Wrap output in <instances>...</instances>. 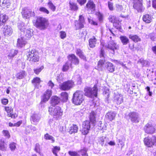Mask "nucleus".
Listing matches in <instances>:
<instances>
[{
	"label": "nucleus",
	"mask_w": 156,
	"mask_h": 156,
	"mask_svg": "<svg viewBox=\"0 0 156 156\" xmlns=\"http://www.w3.org/2000/svg\"><path fill=\"white\" fill-rule=\"evenodd\" d=\"M129 119L133 123H137L140 121L139 114L135 112H133L128 114Z\"/></svg>",
	"instance_id": "obj_11"
},
{
	"label": "nucleus",
	"mask_w": 156,
	"mask_h": 156,
	"mask_svg": "<svg viewBox=\"0 0 156 156\" xmlns=\"http://www.w3.org/2000/svg\"><path fill=\"white\" fill-rule=\"evenodd\" d=\"M3 134L4 136L8 138H9L10 137V135L9 131L7 130H3L2 131Z\"/></svg>",
	"instance_id": "obj_57"
},
{
	"label": "nucleus",
	"mask_w": 156,
	"mask_h": 156,
	"mask_svg": "<svg viewBox=\"0 0 156 156\" xmlns=\"http://www.w3.org/2000/svg\"><path fill=\"white\" fill-rule=\"evenodd\" d=\"M87 149L86 148L84 147L82 149H81L78 151V152H81L82 156H88L87 153Z\"/></svg>",
	"instance_id": "obj_47"
},
{
	"label": "nucleus",
	"mask_w": 156,
	"mask_h": 156,
	"mask_svg": "<svg viewBox=\"0 0 156 156\" xmlns=\"http://www.w3.org/2000/svg\"><path fill=\"white\" fill-rule=\"evenodd\" d=\"M152 137H147L144 138V142L145 145L148 147H152L153 146Z\"/></svg>",
	"instance_id": "obj_23"
},
{
	"label": "nucleus",
	"mask_w": 156,
	"mask_h": 156,
	"mask_svg": "<svg viewBox=\"0 0 156 156\" xmlns=\"http://www.w3.org/2000/svg\"><path fill=\"white\" fill-rule=\"evenodd\" d=\"M9 1V0H4L2 3V6H3L4 8H8L11 4Z\"/></svg>",
	"instance_id": "obj_43"
},
{
	"label": "nucleus",
	"mask_w": 156,
	"mask_h": 156,
	"mask_svg": "<svg viewBox=\"0 0 156 156\" xmlns=\"http://www.w3.org/2000/svg\"><path fill=\"white\" fill-rule=\"evenodd\" d=\"M1 101L3 105H6L8 103V100L7 99L3 98L2 99Z\"/></svg>",
	"instance_id": "obj_63"
},
{
	"label": "nucleus",
	"mask_w": 156,
	"mask_h": 156,
	"mask_svg": "<svg viewBox=\"0 0 156 156\" xmlns=\"http://www.w3.org/2000/svg\"><path fill=\"white\" fill-rule=\"evenodd\" d=\"M143 20L146 23H150L152 20L151 16L148 14H146L143 16Z\"/></svg>",
	"instance_id": "obj_32"
},
{
	"label": "nucleus",
	"mask_w": 156,
	"mask_h": 156,
	"mask_svg": "<svg viewBox=\"0 0 156 156\" xmlns=\"http://www.w3.org/2000/svg\"><path fill=\"white\" fill-rule=\"evenodd\" d=\"M9 147L12 151H14L16 148V144L12 143L9 144Z\"/></svg>",
	"instance_id": "obj_58"
},
{
	"label": "nucleus",
	"mask_w": 156,
	"mask_h": 156,
	"mask_svg": "<svg viewBox=\"0 0 156 156\" xmlns=\"http://www.w3.org/2000/svg\"><path fill=\"white\" fill-rule=\"evenodd\" d=\"M52 94L51 90H47L44 93L42 96L41 103L45 102L48 101Z\"/></svg>",
	"instance_id": "obj_17"
},
{
	"label": "nucleus",
	"mask_w": 156,
	"mask_h": 156,
	"mask_svg": "<svg viewBox=\"0 0 156 156\" xmlns=\"http://www.w3.org/2000/svg\"><path fill=\"white\" fill-rule=\"evenodd\" d=\"M60 150L59 147L55 146L52 149V152L53 154L55 155V156H58L57 153Z\"/></svg>",
	"instance_id": "obj_39"
},
{
	"label": "nucleus",
	"mask_w": 156,
	"mask_h": 156,
	"mask_svg": "<svg viewBox=\"0 0 156 156\" xmlns=\"http://www.w3.org/2000/svg\"><path fill=\"white\" fill-rule=\"evenodd\" d=\"M6 148L4 144V142L2 140L0 141V150L4 151L5 150Z\"/></svg>",
	"instance_id": "obj_52"
},
{
	"label": "nucleus",
	"mask_w": 156,
	"mask_h": 156,
	"mask_svg": "<svg viewBox=\"0 0 156 156\" xmlns=\"http://www.w3.org/2000/svg\"><path fill=\"white\" fill-rule=\"evenodd\" d=\"M129 37L130 39L135 42H137L141 41L140 38L136 35H132L130 34L129 35Z\"/></svg>",
	"instance_id": "obj_34"
},
{
	"label": "nucleus",
	"mask_w": 156,
	"mask_h": 156,
	"mask_svg": "<svg viewBox=\"0 0 156 156\" xmlns=\"http://www.w3.org/2000/svg\"><path fill=\"white\" fill-rule=\"evenodd\" d=\"M48 22L46 18L38 16L37 17L34 25L41 30H44L48 27Z\"/></svg>",
	"instance_id": "obj_1"
},
{
	"label": "nucleus",
	"mask_w": 156,
	"mask_h": 156,
	"mask_svg": "<svg viewBox=\"0 0 156 156\" xmlns=\"http://www.w3.org/2000/svg\"><path fill=\"white\" fill-rule=\"evenodd\" d=\"M108 7L109 9L111 10H113V4L110 2H108Z\"/></svg>",
	"instance_id": "obj_64"
},
{
	"label": "nucleus",
	"mask_w": 156,
	"mask_h": 156,
	"mask_svg": "<svg viewBox=\"0 0 156 156\" xmlns=\"http://www.w3.org/2000/svg\"><path fill=\"white\" fill-rule=\"evenodd\" d=\"M18 27L20 31L23 32L26 29L23 23H18Z\"/></svg>",
	"instance_id": "obj_42"
},
{
	"label": "nucleus",
	"mask_w": 156,
	"mask_h": 156,
	"mask_svg": "<svg viewBox=\"0 0 156 156\" xmlns=\"http://www.w3.org/2000/svg\"><path fill=\"white\" fill-rule=\"evenodd\" d=\"M68 154L71 156H80V155L77 152L75 151H69Z\"/></svg>",
	"instance_id": "obj_53"
},
{
	"label": "nucleus",
	"mask_w": 156,
	"mask_h": 156,
	"mask_svg": "<svg viewBox=\"0 0 156 156\" xmlns=\"http://www.w3.org/2000/svg\"><path fill=\"white\" fill-rule=\"evenodd\" d=\"M49 112L51 114L53 115L54 118L58 119L60 118L62 115V111L59 106L54 108H49Z\"/></svg>",
	"instance_id": "obj_5"
},
{
	"label": "nucleus",
	"mask_w": 156,
	"mask_h": 156,
	"mask_svg": "<svg viewBox=\"0 0 156 156\" xmlns=\"http://www.w3.org/2000/svg\"><path fill=\"white\" fill-rule=\"evenodd\" d=\"M84 100L83 92L81 91H77L73 94V102L76 105H80Z\"/></svg>",
	"instance_id": "obj_3"
},
{
	"label": "nucleus",
	"mask_w": 156,
	"mask_h": 156,
	"mask_svg": "<svg viewBox=\"0 0 156 156\" xmlns=\"http://www.w3.org/2000/svg\"><path fill=\"white\" fill-rule=\"evenodd\" d=\"M44 68L43 66H41L40 68H37L34 69V73L36 74H38Z\"/></svg>",
	"instance_id": "obj_48"
},
{
	"label": "nucleus",
	"mask_w": 156,
	"mask_h": 156,
	"mask_svg": "<svg viewBox=\"0 0 156 156\" xmlns=\"http://www.w3.org/2000/svg\"><path fill=\"white\" fill-rule=\"evenodd\" d=\"M104 95L105 97H107L106 99L105 100L106 102L107 103H109V100H108V98L109 96V92L108 90H106L103 92Z\"/></svg>",
	"instance_id": "obj_40"
},
{
	"label": "nucleus",
	"mask_w": 156,
	"mask_h": 156,
	"mask_svg": "<svg viewBox=\"0 0 156 156\" xmlns=\"http://www.w3.org/2000/svg\"><path fill=\"white\" fill-rule=\"evenodd\" d=\"M26 73L25 71H22L18 73L16 75V77L19 79H21L26 76Z\"/></svg>",
	"instance_id": "obj_38"
},
{
	"label": "nucleus",
	"mask_w": 156,
	"mask_h": 156,
	"mask_svg": "<svg viewBox=\"0 0 156 156\" xmlns=\"http://www.w3.org/2000/svg\"><path fill=\"white\" fill-rule=\"evenodd\" d=\"M115 18H116L115 16L112 15L110 16L109 17V21L112 23H113L114 26H115Z\"/></svg>",
	"instance_id": "obj_50"
},
{
	"label": "nucleus",
	"mask_w": 156,
	"mask_h": 156,
	"mask_svg": "<svg viewBox=\"0 0 156 156\" xmlns=\"http://www.w3.org/2000/svg\"><path fill=\"white\" fill-rule=\"evenodd\" d=\"M74 82L71 80H68L63 82L60 85V89L63 90H68L73 87Z\"/></svg>",
	"instance_id": "obj_8"
},
{
	"label": "nucleus",
	"mask_w": 156,
	"mask_h": 156,
	"mask_svg": "<svg viewBox=\"0 0 156 156\" xmlns=\"http://www.w3.org/2000/svg\"><path fill=\"white\" fill-rule=\"evenodd\" d=\"M88 20L89 23L91 24L94 25H98V23L94 21L93 20L89 18H88Z\"/></svg>",
	"instance_id": "obj_60"
},
{
	"label": "nucleus",
	"mask_w": 156,
	"mask_h": 156,
	"mask_svg": "<svg viewBox=\"0 0 156 156\" xmlns=\"http://www.w3.org/2000/svg\"><path fill=\"white\" fill-rule=\"evenodd\" d=\"M85 23L84 17L82 15H80L79 20H76L75 22L76 30H77L83 28Z\"/></svg>",
	"instance_id": "obj_10"
},
{
	"label": "nucleus",
	"mask_w": 156,
	"mask_h": 156,
	"mask_svg": "<svg viewBox=\"0 0 156 156\" xmlns=\"http://www.w3.org/2000/svg\"><path fill=\"white\" fill-rule=\"evenodd\" d=\"M69 8L71 10L74 11H77L78 10V7L76 3L69 2Z\"/></svg>",
	"instance_id": "obj_37"
},
{
	"label": "nucleus",
	"mask_w": 156,
	"mask_h": 156,
	"mask_svg": "<svg viewBox=\"0 0 156 156\" xmlns=\"http://www.w3.org/2000/svg\"><path fill=\"white\" fill-rule=\"evenodd\" d=\"M56 80L57 81L60 83L61 81L63 79V78L62 77V75L61 74H58L57 77H56Z\"/></svg>",
	"instance_id": "obj_61"
},
{
	"label": "nucleus",
	"mask_w": 156,
	"mask_h": 156,
	"mask_svg": "<svg viewBox=\"0 0 156 156\" xmlns=\"http://www.w3.org/2000/svg\"><path fill=\"white\" fill-rule=\"evenodd\" d=\"M18 52L17 50L13 49H11L8 55L9 58L11 59Z\"/></svg>",
	"instance_id": "obj_36"
},
{
	"label": "nucleus",
	"mask_w": 156,
	"mask_h": 156,
	"mask_svg": "<svg viewBox=\"0 0 156 156\" xmlns=\"http://www.w3.org/2000/svg\"><path fill=\"white\" fill-rule=\"evenodd\" d=\"M78 129L77 126L76 125H73L69 128V132L70 134L77 132Z\"/></svg>",
	"instance_id": "obj_35"
},
{
	"label": "nucleus",
	"mask_w": 156,
	"mask_h": 156,
	"mask_svg": "<svg viewBox=\"0 0 156 156\" xmlns=\"http://www.w3.org/2000/svg\"><path fill=\"white\" fill-rule=\"evenodd\" d=\"M97 41V39L95 37L93 36L90 39L89 41V46L91 48H94L95 47Z\"/></svg>",
	"instance_id": "obj_26"
},
{
	"label": "nucleus",
	"mask_w": 156,
	"mask_h": 156,
	"mask_svg": "<svg viewBox=\"0 0 156 156\" xmlns=\"http://www.w3.org/2000/svg\"><path fill=\"white\" fill-rule=\"evenodd\" d=\"M95 116L96 114L94 112H92L90 114L89 121L92 123L93 126H94V124L96 121Z\"/></svg>",
	"instance_id": "obj_33"
},
{
	"label": "nucleus",
	"mask_w": 156,
	"mask_h": 156,
	"mask_svg": "<svg viewBox=\"0 0 156 156\" xmlns=\"http://www.w3.org/2000/svg\"><path fill=\"white\" fill-rule=\"evenodd\" d=\"M23 17L25 18H29L30 17L35 16V13L31 10L23 9L21 12Z\"/></svg>",
	"instance_id": "obj_13"
},
{
	"label": "nucleus",
	"mask_w": 156,
	"mask_h": 156,
	"mask_svg": "<svg viewBox=\"0 0 156 156\" xmlns=\"http://www.w3.org/2000/svg\"><path fill=\"white\" fill-rule=\"evenodd\" d=\"M91 124L92 123L89 120H86L83 122L81 129L82 133L83 134L86 135L88 133Z\"/></svg>",
	"instance_id": "obj_9"
},
{
	"label": "nucleus",
	"mask_w": 156,
	"mask_h": 156,
	"mask_svg": "<svg viewBox=\"0 0 156 156\" xmlns=\"http://www.w3.org/2000/svg\"><path fill=\"white\" fill-rule=\"evenodd\" d=\"M123 8L122 5L119 4L116 5V10L118 12H121L123 10Z\"/></svg>",
	"instance_id": "obj_56"
},
{
	"label": "nucleus",
	"mask_w": 156,
	"mask_h": 156,
	"mask_svg": "<svg viewBox=\"0 0 156 156\" xmlns=\"http://www.w3.org/2000/svg\"><path fill=\"white\" fill-rule=\"evenodd\" d=\"M119 39L123 45H126L129 42V39L126 36L121 35L119 37Z\"/></svg>",
	"instance_id": "obj_30"
},
{
	"label": "nucleus",
	"mask_w": 156,
	"mask_h": 156,
	"mask_svg": "<svg viewBox=\"0 0 156 156\" xmlns=\"http://www.w3.org/2000/svg\"><path fill=\"white\" fill-rule=\"evenodd\" d=\"M60 98L58 97L55 96H53L51 98V104L52 105L55 106L58 104L60 102Z\"/></svg>",
	"instance_id": "obj_25"
},
{
	"label": "nucleus",
	"mask_w": 156,
	"mask_h": 156,
	"mask_svg": "<svg viewBox=\"0 0 156 156\" xmlns=\"http://www.w3.org/2000/svg\"><path fill=\"white\" fill-rule=\"evenodd\" d=\"M76 53L80 58L84 60H86V57L84 55L83 52L80 49H77L76 51Z\"/></svg>",
	"instance_id": "obj_27"
},
{
	"label": "nucleus",
	"mask_w": 156,
	"mask_h": 156,
	"mask_svg": "<svg viewBox=\"0 0 156 156\" xmlns=\"http://www.w3.org/2000/svg\"><path fill=\"white\" fill-rule=\"evenodd\" d=\"M40 82V79L39 77H36L34 78L32 82L36 88H38Z\"/></svg>",
	"instance_id": "obj_29"
},
{
	"label": "nucleus",
	"mask_w": 156,
	"mask_h": 156,
	"mask_svg": "<svg viewBox=\"0 0 156 156\" xmlns=\"http://www.w3.org/2000/svg\"><path fill=\"white\" fill-rule=\"evenodd\" d=\"M105 51L104 50L101 49L100 51V57H104V58L102 59H100L98 62V68H101L104 65H105L106 63L104 59L105 58Z\"/></svg>",
	"instance_id": "obj_19"
},
{
	"label": "nucleus",
	"mask_w": 156,
	"mask_h": 156,
	"mask_svg": "<svg viewBox=\"0 0 156 156\" xmlns=\"http://www.w3.org/2000/svg\"><path fill=\"white\" fill-rule=\"evenodd\" d=\"M70 64H71L69 62H67L63 66L62 71L64 72L67 71L69 69V66Z\"/></svg>",
	"instance_id": "obj_46"
},
{
	"label": "nucleus",
	"mask_w": 156,
	"mask_h": 156,
	"mask_svg": "<svg viewBox=\"0 0 156 156\" xmlns=\"http://www.w3.org/2000/svg\"><path fill=\"white\" fill-rule=\"evenodd\" d=\"M105 67L106 69L110 72L112 73L115 71V66L110 62H106L105 64Z\"/></svg>",
	"instance_id": "obj_21"
},
{
	"label": "nucleus",
	"mask_w": 156,
	"mask_h": 156,
	"mask_svg": "<svg viewBox=\"0 0 156 156\" xmlns=\"http://www.w3.org/2000/svg\"><path fill=\"white\" fill-rule=\"evenodd\" d=\"M86 8L88 12V13L91 14L95 10V5L92 1L90 0L86 4Z\"/></svg>",
	"instance_id": "obj_15"
},
{
	"label": "nucleus",
	"mask_w": 156,
	"mask_h": 156,
	"mask_svg": "<svg viewBox=\"0 0 156 156\" xmlns=\"http://www.w3.org/2000/svg\"><path fill=\"white\" fill-rule=\"evenodd\" d=\"M39 10L40 12H43L45 14H48L49 13V11L44 7H41L39 8Z\"/></svg>",
	"instance_id": "obj_49"
},
{
	"label": "nucleus",
	"mask_w": 156,
	"mask_h": 156,
	"mask_svg": "<svg viewBox=\"0 0 156 156\" xmlns=\"http://www.w3.org/2000/svg\"><path fill=\"white\" fill-rule=\"evenodd\" d=\"M27 59L30 62H38L39 59V54L35 50H27L26 52Z\"/></svg>",
	"instance_id": "obj_2"
},
{
	"label": "nucleus",
	"mask_w": 156,
	"mask_h": 156,
	"mask_svg": "<svg viewBox=\"0 0 156 156\" xmlns=\"http://www.w3.org/2000/svg\"><path fill=\"white\" fill-rule=\"evenodd\" d=\"M44 138L46 140H51L52 142H54L55 141L54 138L48 133H46L45 134L44 136Z\"/></svg>",
	"instance_id": "obj_45"
},
{
	"label": "nucleus",
	"mask_w": 156,
	"mask_h": 156,
	"mask_svg": "<svg viewBox=\"0 0 156 156\" xmlns=\"http://www.w3.org/2000/svg\"><path fill=\"white\" fill-rule=\"evenodd\" d=\"M5 111L8 113V114L12 113L13 110L11 107H5Z\"/></svg>",
	"instance_id": "obj_54"
},
{
	"label": "nucleus",
	"mask_w": 156,
	"mask_h": 156,
	"mask_svg": "<svg viewBox=\"0 0 156 156\" xmlns=\"http://www.w3.org/2000/svg\"><path fill=\"white\" fill-rule=\"evenodd\" d=\"M98 89L96 85H94L92 88L88 87L85 88L84 91L85 95L90 98L97 97Z\"/></svg>",
	"instance_id": "obj_4"
},
{
	"label": "nucleus",
	"mask_w": 156,
	"mask_h": 156,
	"mask_svg": "<svg viewBox=\"0 0 156 156\" xmlns=\"http://www.w3.org/2000/svg\"><path fill=\"white\" fill-rule=\"evenodd\" d=\"M48 6L52 11L54 12L56 9V7L52 3L51 1H49L48 3Z\"/></svg>",
	"instance_id": "obj_41"
},
{
	"label": "nucleus",
	"mask_w": 156,
	"mask_h": 156,
	"mask_svg": "<svg viewBox=\"0 0 156 156\" xmlns=\"http://www.w3.org/2000/svg\"><path fill=\"white\" fill-rule=\"evenodd\" d=\"M133 8L138 12H143L144 8L143 5V0H133Z\"/></svg>",
	"instance_id": "obj_6"
},
{
	"label": "nucleus",
	"mask_w": 156,
	"mask_h": 156,
	"mask_svg": "<svg viewBox=\"0 0 156 156\" xmlns=\"http://www.w3.org/2000/svg\"><path fill=\"white\" fill-rule=\"evenodd\" d=\"M105 139V137L104 136L100 137L99 138L98 141L100 143L102 146L104 144V142Z\"/></svg>",
	"instance_id": "obj_55"
},
{
	"label": "nucleus",
	"mask_w": 156,
	"mask_h": 156,
	"mask_svg": "<svg viewBox=\"0 0 156 156\" xmlns=\"http://www.w3.org/2000/svg\"><path fill=\"white\" fill-rule=\"evenodd\" d=\"M8 19V17L5 14H0V26L5 23Z\"/></svg>",
	"instance_id": "obj_28"
},
{
	"label": "nucleus",
	"mask_w": 156,
	"mask_h": 156,
	"mask_svg": "<svg viewBox=\"0 0 156 156\" xmlns=\"http://www.w3.org/2000/svg\"><path fill=\"white\" fill-rule=\"evenodd\" d=\"M113 99L114 103L118 105H120L123 102L122 95L117 92L114 93Z\"/></svg>",
	"instance_id": "obj_12"
},
{
	"label": "nucleus",
	"mask_w": 156,
	"mask_h": 156,
	"mask_svg": "<svg viewBox=\"0 0 156 156\" xmlns=\"http://www.w3.org/2000/svg\"><path fill=\"white\" fill-rule=\"evenodd\" d=\"M62 97L63 98V101H66L68 99V94L66 92H62L61 94Z\"/></svg>",
	"instance_id": "obj_44"
},
{
	"label": "nucleus",
	"mask_w": 156,
	"mask_h": 156,
	"mask_svg": "<svg viewBox=\"0 0 156 156\" xmlns=\"http://www.w3.org/2000/svg\"><path fill=\"white\" fill-rule=\"evenodd\" d=\"M60 37L62 39H63L66 37V33L64 31H60Z\"/></svg>",
	"instance_id": "obj_59"
},
{
	"label": "nucleus",
	"mask_w": 156,
	"mask_h": 156,
	"mask_svg": "<svg viewBox=\"0 0 156 156\" xmlns=\"http://www.w3.org/2000/svg\"><path fill=\"white\" fill-rule=\"evenodd\" d=\"M3 32L5 36H8L12 34L13 31L12 29L10 26L4 25Z\"/></svg>",
	"instance_id": "obj_18"
},
{
	"label": "nucleus",
	"mask_w": 156,
	"mask_h": 156,
	"mask_svg": "<svg viewBox=\"0 0 156 156\" xmlns=\"http://www.w3.org/2000/svg\"><path fill=\"white\" fill-rule=\"evenodd\" d=\"M77 1L81 5H82L86 2L87 0H77Z\"/></svg>",
	"instance_id": "obj_62"
},
{
	"label": "nucleus",
	"mask_w": 156,
	"mask_h": 156,
	"mask_svg": "<svg viewBox=\"0 0 156 156\" xmlns=\"http://www.w3.org/2000/svg\"><path fill=\"white\" fill-rule=\"evenodd\" d=\"M116 115V113L114 112H108L105 115V117L106 119L110 121H112L114 119Z\"/></svg>",
	"instance_id": "obj_24"
},
{
	"label": "nucleus",
	"mask_w": 156,
	"mask_h": 156,
	"mask_svg": "<svg viewBox=\"0 0 156 156\" xmlns=\"http://www.w3.org/2000/svg\"><path fill=\"white\" fill-rule=\"evenodd\" d=\"M106 47L110 50L112 53L113 54H115V50H118L119 48V45L114 41H109Z\"/></svg>",
	"instance_id": "obj_7"
},
{
	"label": "nucleus",
	"mask_w": 156,
	"mask_h": 156,
	"mask_svg": "<svg viewBox=\"0 0 156 156\" xmlns=\"http://www.w3.org/2000/svg\"><path fill=\"white\" fill-rule=\"evenodd\" d=\"M41 118V115L39 114L34 113L31 114L30 120L32 124L37 125L39 121Z\"/></svg>",
	"instance_id": "obj_14"
},
{
	"label": "nucleus",
	"mask_w": 156,
	"mask_h": 156,
	"mask_svg": "<svg viewBox=\"0 0 156 156\" xmlns=\"http://www.w3.org/2000/svg\"><path fill=\"white\" fill-rule=\"evenodd\" d=\"M26 43L25 39L23 37H21L17 40V46L18 47L22 48L25 46Z\"/></svg>",
	"instance_id": "obj_22"
},
{
	"label": "nucleus",
	"mask_w": 156,
	"mask_h": 156,
	"mask_svg": "<svg viewBox=\"0 0 156 156\" xmlns=\"http://www.w3.org/2000/svg\"><path fill=\"white\" fill-rule=\"evenodd\" d=\"M34 150L36 152L40 154L41 155L40 151V145L39 144L37 143L36 144Z\"/></svg>",
	"instance_id": "obj_51"
},
{
	"label": "nucleus",
	"mask_w": 156,
	"mask_h": 156,
	"mask_svg": "<svg viewBox=\"0 0 156 156\" xmlns=\"http://www.w3.org/2000/svg\"><path fill=\"white\" fill-rule=\"evenodd\" d=\"M69 60L71 62L75 65H78L79 61V59L74 54L69 55L68 56Z\"/></svg>",
	"instance_id": "obj_20"
},
{
	"label": "nucleus",
	"mask_w": 156,
	"mask_h": 156,
	"mask_svg": "<svg viewBox=\"0 0 156 156\" xmlns=\"http://www.w3.org/2000/svg\"><path fill=\"white\" fill-rule=\"evenodd\" d=\"M23 32L25 37L28 39L30 38L31 37L33 34L32 31H31V29L30 28L26 29Z\"/></svg>",
	"instance_id": "obj_31"
},
{
	"label": "nucleus",
	"mask_w": 156,
	"mask_h": 156,
	"mask_svg": "<svg viewBox=\"0 0 156 156\" xmlns=\"http://www.w3.org/2000/svg\"><path fill=\"white\" fill-rule=\"evenodd\" d=\"M144 130L145 132L147 133L152 134L154 133L155 130L152 124L149 123L144 126Z\"/></svg>",
	"instance_id": "obj_16"
}]
</instances>
